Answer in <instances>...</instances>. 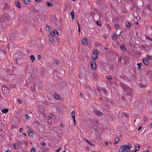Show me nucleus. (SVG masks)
Listing matches in <instances>:
<instances>
[{
    "label": "nucleus",
    "instance_id": "f257e3e1",
    "mask_svg": "<svg viewBox=\"0 0 152 152\" xmlns=\"http://www.w3.org/2000/svg\"><path fill=\"white\" fill-rule=\"evenodd\" d=\"M132 147V146L130 144H128L127 145H123L119 149V152H127Z\"/></svg>",
    "mask_w": 152,
    "mask_h": 152
},
{
    "label": "nucleus",
    "instance_id": "f03ea898",
    "mask_svg": "<svg viewBox=\"0 0 152 152\" xmlns=\"http://www.w3.org/2000/svg\"><path fill=\"white\" fill-rule=\"evenodd\" d=\"M98 54V53L97 51L95 50L93 51V53L91 55V57L93 59H96L97 58V56Z\"/></svg>",
    "mask_w": 152,
    "mask_h": 152
},
{
    "label": "nucleus",
    "instance_id": "7ed1b4c3",
    "mask_svg": "<svg viewBox=\"0 0 152 152\" xmlns=\"http://www.w3.org/2000/svg\"><path fill=\"white\" fill-rule=\"evenodd\" d=\"M1 88L3 92V94L5 95H7L9 93L8 89L7 87H5L4 86Z\"/></svg>",
    "mask_w": 152,
    "mask_h": 152
},
{
    "label": "nucleus",
    "instance_id": "20e7f679",
    "mask_svg": "<svg viewBox=\"0 0 152 152\" xmlns=\"http://www.w3.org/2000/svg\"><path fill=\"white\" fill-rule=\"evenodd\" d=\"M50 19L51 22L55 24H56L57 23V20L56 18L54 16H51L50 18Z\"/></svg>",
    "mask_w": 152,
    "mask_h": 152
},
{
    "label": "nucleus",
    "instance_id": "39448f33",
    "mask_svg": "<svg viewBox=\"0 0 152 152\" xmlns=\"http://www.w3.org/2000/svg\"><path fill=\"white\" fill-rule=\"evenodd\" d=\"M142 62L143 63L146 65H147L149 64L148 60L146 58H143L142 59Z\"/></svg>",
    "mask_w": 152,
    "mask_h": 152
},
{
    "label": "nucleus",
    "instance_id": "423d86ee",
    "mask_svg": "<svg viewBox=\"0 0 152 152\" xmlns=\"http://www.w3.org/2000/svg\"><path fill=\"white\" fill-rule=\"evenodd\" d=\"M91 66L92 69L96 70V64L95 63H91Z\"/></svg>",
    "mask_w": 152,
    "mask_h": 152
},
{
    "label": "nucleus",
    "instance_id": "0eeeda50",
    "mask_svg": "<svg viewBox=\"0 0 152 152\" xmlns=\"http://www.w3.org/2000/svg\"><path fill=\"white\" fill-rule=\"evenodd\" d=\"M100 99L103 102H107L108 100L107 98L104 96H101Z\"/></svg>",
    "mask_w": 152,
    "mask_h": 152
},
{
    "label": "nucleus",
    "instance_id": "6e6552de",
    "mask_svg": "<svg viewBox=\"0 0 152 152\" xmlns=\"http://www.w3.org/2000/svg\"><path fill=\"white\" fill-rule=\"evenodd\" d=\"M54 30L53 31H52L50 32V34L49 35L50 37H52L55 36V34L54 33Z\"/></svg>",
    "mask_w": 152,
    "mask_h": 152
},
{
    "label": "nucleus",
    "instance_id": "1a4fd4ad",
    "mask_svg": "<svg viewBox=\"0 0 152 152\" xmlns=\"http://www.w3.org/2000/svg\"><path fill=\"white\" fill-rule=\"evenodd\" d=\"M82 43L83 45H87L88 44V42L86 38L83 39L82 40Z\"/></svg>",
    "mask_w": 152,
    "mask_h": 152
},
{
    "label": "nucleus",
    "instance_id": "9d476101",
    "mask_svg": "<svg viewBox=\"0 0 152 152\" xmlns=\"http://www.w3.org/2000/svg\"><path fill=\"white\" fill-rule=\"evenodd\" d=\"M126 26L128 28H130L131 27V24L128 22L126 21L125 23Z\"/></svg>",
    "mask_w": 152,
    "mask_h": 152
},
{
    "label": "nucleus",
    "instance_id": "9b49d317",
    "mask_svg": "<svg viewBox=\"0 0 152 152\" xmlns=\"http://www.w3.org/2000/svg\"><path fill=\"white\" fill-rule=\"evenodd\" d=\"M30 59L31 62H33L35 59V57L33 55H31L30 56Z\"/></svg>",
    "mask_w": 152,
    "mask_h": 152
},
{
    "label": "nucleus",
    "instance_id": "f8f14e48",
    "mask_svg": "<svg viewBox=\"0 0 152 152\" xmlns=\"http://www.w3.org/2000/svg\"><path fill=\"white\" fill-rule=\"evenodd\" d=\"M85 140L92 147H94V145L91 143L88 140L86 139H85Z\"/></svg>",
    "mask_w": 152,
    "mask_h": 152
},
{
    "label": "nucleus",
    "instance_id": "ddd939ff",
    "mask_svg": "<svg viewBox=\"0 0 152 152\" xmlns=\"http://www.w3.org/2000/svg\"><path fill=\"white\" fill-rule=\"evenodd\" d=\"M121 51H124L126 50V49L125 47L123 45H121L120 46Z\"/></svg>",
    "mask_w": 152,
    "mask_h": 152
},
{
    "label": "nucleus",
    "instance_id": "4468645a",
    "mask_svg": "<svg viewBox=\"0 0 152 152\" xmlns=\"http://www.w3.org/2000/svg\"><path fill=\"white\" fill-rule=\"evenodd\" d=\"M142 64V63H140L137 64V65L138 66L137 69L138 70H140L141 68V66Z\"/></svg>",
    "mask_w": 152,
    "mask_h": 152
},
{
    "label": "nucleus",
    "instance_id": "2eb2a0df",
    "mask_svg": "<svg viewBox=\"0 0 152 152\" xmlns=\"http://www.w3.org/2000/svg\"><path fill=\"white\" fill-rule=\"evenodd\" d=\"M15 4L19 8H20L21 7V4L18 1H16L15 2Z\"/></svg>",
    "mask_w": 152,
    "mask_h": 152
},
{
    "label": "nucleus",
    "instance_id": "dca6fc26",
    "mask_svg": "<svg viewBox=\"0 0 152 152\" xmlns=\"http://www.w3.org/2000/svg\"><path fill=\"white\" fill-rule=\"evenodd\" d=\"M8 111V109H4L3 110H1V112L4 113H7Z\"/></svg>",
    "mask_w": 152,
    "mask_h": 152
},
{
    "label": "nucleus",
    "instance_id": "f3484780",
    "mask_svg": "<svg viewBox=\"0 0 152 152\" xmlns=\"http://www.w3.org/2000/svg\"><path fill=\"white\" fill-rule=\"evenodd\" d=\"M46 4H47V5L48 6H52V5H53V3H52V1H51L50 2H47L46 3Z\"/></svg>",
    "mask_w": 152,
    "mask_h": 152
},
{
    "label": "nucleus",
    "instance_id": "a211bd4d",
    "mask_svg": "<svg viewBox=\"0 0 152 152\" xmlns=\"http://www.w3.org/2000/svg\"><path fill=\"white\" fill-rule=\"evenodd\" d=\"M54 31L55 32L54 33H55V36L56 35H57V36H59V34L58 33V31L57 30L55 29V30H54Z\"/></svg>",
    "mask_w": 152,
    "mask_h": 152
},
{
    "label": "nucleus",
    "instance_id": "6ab92c4d",
    "mask_svg": "<svg viewBox=\"0 0 152 152\" xmlns=\"http://www.w3.org/2000/svg\"><path fill=\"white\" fill-rule=\"evenodd\" d=\"M70 14L72 16V19L73 20L75 18L74 14V12L72 11H71L70 12Z\"/></svg>",
    "mask_w": 152,
    "mask_h": 152
},
{
    "label": "nucleus",
    "instance_id": "aec40b11",
    "mask_svg": "<svg viewBox=\"0 0 152 152\" xmlns=\"http://www.w3.org/2000/svg\"><path fill=\"white\" fill-rule=\"evenodd\" d=\"M72 115L73 119H75V113L74 111H73L72 112Z\"/></svg>",
    "mask_w": 152,
    "mask_h": 152
},
{
    "label": "nucleus",
    "instance_id": "412c9836",
    "mask_svg": "<svg viewBox=\"0 0 152 152\" xmlns=\"http://www.w3.org/2000/svg\"><path fill=\"white\" fill-rule=\"evenodd\" d=\"M23 2L26 4H28L29 3V0H23Z\"/></svg>",
    "mask_w": 152,
    "mask_h": 152
},
{
    "label": "nucleus",
    "instance_id": "4be33fe9",
    "mask_svg": "<svg viewBox=\"0 0 152 152\" xmlns=\"http://www.w3.org/2000/svg\"><path fill=\"white\" fill-rule=\"evenodd\" d=\"M28 134L30 136L32 137L33 136L34 133L31 131L28 133Z\"/></svg>",
    "mask_w": 152,
    "mask_h": 152
},
{
    "label": "nucleus",
    "instance_id": "5701e85b",
    "mask_svg": "<svg viewBox=\"0 0 152 152\" xmlns=\"http://www.w3.org/2000/svg\"><path fill=\"white\" fill-rule=\"evenodd\" d=\"M54 97L56 99H60L59 96L57 94H55L54 95Z\"/></svg>",
    "mask_w": 152,
    "mask_h": 152
},
{
    "label": "nucleus",
    "instance_id": "b1692460",
    "mask_svg": "<svg viewBox=\"0 0 152 152\" xmlns=\"http://www.w3.org/2000/svg\"><path fill=\"white\" fill-rule=\"evenodd\" d=\"M51 28V26H47L46 27V30L47 31L50 30V28Z\"/></svg>",
    "mask_w": 152,
    "mask_h": 152
},
{
    "label": "nucleus",
    "instance_id": "393cba45",
    "mask_svg": "<svg viewBox=\"0 0 152 152\" xmlns=\"http://www.w3.org/2000/svg\"><path fill=\"white\" fill-rule=\"evenodd\" d=\"M137 145V146L136 145V148L135 149V150L136 151L138 150L140 148V145Z\"/></svg>",
    "mask_w": 152,
    "mask_h": 152
},
{
    "label": "nucleus",
    "instance_id": "a878e982",
    "mask_svg": "<svg viewBox=\"0 0 152 152\" xmlns=\"http://www.w3.org/2000/svg\"><path fill=\"white\" fill-rule=\"evenodd\" d=\"M119 139L118 138L116 137L115 139V143H114V144H115L116 143L118 142L119 140Z\"/></svg>",
    "mask_w": 152,
    "mask_h": 152
},
{
    "label": "nucleus",
    "instance_id": "bb28decb",
    "mask_svg": "<svg viewBox=\"0 0 152 152\" xmlns=\"http://www.w3.org/2000/svg\"><path fill=\"white\" fill-rule=\"evenodd\" d=\"M96 113L98 115H100L101 114V113L99 111H96Z\"/></svg>",
    "mask_w": 152,
    "mask_h": 152
},
{
    "label": "nucleus",
    "instance_id": "cd10ccee",
    "mask_svg": "<svg viewBox=\"0 0 152 152\" xmlns=\"http://www.w3.org/2000/svg\"><path fill=\"white\" fill-rule=\"evenodd\" d=\"M145 38L146 39H149V40L151 41L152 42V39H151V38H149L148 36H145Z\"/></svg>",
    "mask_w": 152,
    "mask_h": 152
},
{
    "label": "nucleus",
    "instance_id": "c85d7f7f",
    "mask_svg": "<svg viewBox=\"0 0 152 152\" xmlns=\"http://www.w3.org/2000/svg\"><path fill=\"white\" fill-rule=\"evenodd\" d=\"M18 148V145L17 144H14V148L15 149H17Z\"/></svg>",
    "mask_w": 152,
    "mask_h": 152
},
{
    "label": "nucleus",
    "instance_id": "c756f323",
    "mask_svg": "<svg viewBox=\"0 0 152 152\" xmlns=\"http://www.w3.org/2000/svg\"><path fill=\"white\" fill-rule=\"evenodd\" d=\"M26 119H28L29 118V116L28 115L26 114L24 117Z\"/></svg>",
    "mask_w": 152,
    "mask_h": 152
},
{
    "label": "nucleus",
    "instance_id": "7c9ffc66",
    "mask_svg": "<svg viewBox=\"0 0 152 152\" xmlns=\"http://www.w3.org/2000/svg\"><path fill=\"white\" fill-rule=\"evenodd\" d=\"M112 38L114 40H117V37L115 35H113L112 37Z\"/></svg>",
    "mask_w": 152,
    "mask_h": 152
},
{
    "label": "nucleus",
    "instance_id": "2f4dec72",
    "mask_svg": "<svg viewBox=\"0 0 152 152\" xmlns=\"http://www.w3.org/2000/svg\"><path fill=\"white\" fill-rule=\"evenodd\" d=\"M115 27L117 29H118L119 28V25L117 24H116L115 25Z\"/></svg>",
    "mask_w": 152,
    "mask_h": 152
},
{
    "label": "nucleus",
    "instance_id": "473e14b6",
    "mask_svg": "<svg viewBox=\"0 0 152 152\" xmlns=\"http://www.w3.org/2000/svg\"><path fill=\"white\" fill-rule=\"evenodd\" d=\"M96 24L98 26H101V22L100 21H98L97 22Z\"/></svg>",
    "mask_w": 152,
    "mask_h": 152
},
{
    "label": "nucleus",
    "instance_id": "72a5a7b5",
    "mask_svg": "<svg viewBox=\"0 0 152 152\" xmlns=\"http://www.w3.org/2000/svg\"><path fill=\"white\" fill-rule=\"evenodd\" d=\"M31 152H35L36 150L34 148H31Z\"/></svg>",
    "mask_w": 152,
    "mask_h": 152
},
{
    "label": "nucleus",
    "instance_id": "f704fd0d",
    "mask_svg": "<svg viewBox=\"0 0 152 152\" xmlns=\"http://www.w3.org/2000/svg\"><path fill=\"white\" fill-rule=\"evenodd\" d=\"M17 100L19 104H21L22 103V101L18 98L17 99Z\"/></svg>",
    "mask_w": 152,
    "mask_h": 152
},
{
    "label": "nucleus",
    "instance_id": "c9c22d12",
    "mask_svg": "<svg viewBox=\"0 0 152 152\" xmlns=\"http://www.w3.org/2000/svg\"><path fill=\"white\" fill-rule=\"evenodd\" d=\"M41 145L43 146H45L46 145V143L45 142H43L41 143Z\"/></svg>",
    "mask_w": 152,
    "mask_h": 152
},
{
    "label": "nucleus",
    "instance_id": "e433bc0d",
    "mask_svg": "<svg viewBox=\"0 0 152 152\" xmlns=\"http://www.w3.org/2000/svg\"><path fill=\"white\" fill-rule=\"evenodd\" d=\"M55 62L57 64H58V59H56L55 60Z\"/></svg>",
    "mask_w": 152,
    "mask_h": 152
},
{
    "label": "nucleus",
    "instance_id": "4c0bfd02",
    "mask_svg": "<svg viewBox=\"0 0 152 152\" xmlns=\"http://www.w3.org/2000/svg\"><path fill=\"white\" fill-rule=\"evenodd\" d=\"M104 93L106 94V93H107V90H106V89H104L103 90Z\"/></svg>",
    "mask_w": 152,
    "mask_h": 152
},
{
    "label": "nucleus",
    "instance_id": "58836bf2",
    "mask_svg": "<svg viewBox=\"0 0 152 152\" xmlns=\"http://www.w3.org/2000/svg\"><path fill=\"white\" fill-rule=\"evenodd\" d=\"M37 57L39 59V60H40V59L41 57V56L40 55H38Z\"/></svg>",
    "mask_w": 152,
    "mask_h": 152
},
{
    "label": "nucleus",
    "instance_id": "ea45409f",
    "mask_svg": "<svg viewBox=\"0 0 152 152\" xmlns=\"http://www.w3.org/2000/svg\"><path fill=\"white\" fill-rule=\"evenodd\" d=\"M148 58L150 59H152V56H149L148 57Z\"/></svg>",
    "mask_w": 152,
    "mask_h": 152
},
{
    "label": "nucleus",
    "instance_id": "a19ab883",
    "mask_svg": "<svg viewBox=\"0 0 152 152\" xmlns=\"http://www.w3.org/2000/svg\"><path fill=\"white\" fill-rule=\"evenodd\" d=\"M31 91H32L33 92L35 90V88H34V87H32L31 89Z\"/></svg>",
    "mask_w": 152,
    "mask_h": 152
},
{
    "label": "nucleus",
    "instance_id": "79ce46f5",
    "mask_svg": "<svg viewBox=\"0 0 152 152\" xmlns=\"http://www.w3.org/2000/svg\"><path fill=\"white\" fill-rule=\"evenodd\" d=\"M61 149V147H59L58 148V149H57V150H56V151L57 152H59L60 150Z\"/></svg>",
    "mask_w": 152,
    "mask_h": 152
},
{
    "label": "nucleus",
    "instance_id": "37998d69",
    "mask_svg": "<svg viewBox=\"0 0 152 152\" xmlns=\"http://www.w3.org/2000/svg\"><path fill=\"white\" fill-rule=\"evenodd\" d=\"M19 131L20 132H22L23 131V129L22 128H20L19 130Z\"/></svg>",
    "mask_w": 152,
    "mask_h": 152
},
{
    "label": "nucleus",
    "instance_id": "c03bdc74",
    "mask_svg": "<svg viewBox=\"0 0 152 152\" xmlns=\"http://www.w3.org/2000/svg\"><path fill=\"white\" fill-rule=\"evenodd\" d=\"M126 87H127V91H128V92L130 91V88L129 87H128L127 86H126Z\"/></svg>",
    "mask_w": 152,
    "mask_h": 152
},
{
    "label": "nucleus",
    "instance_id": "a18cd8bd",
    "mask_svg": "<svg viewBox=\"0 0 152 152\" xmlns=\"http://www.w3.org/2000/svg\"><path fill=\"white\" fill-rule=\"evenodd\" d=\"M142 126H140V127L138 128V131H140V130L142 129Z\"/></svg>",
    "mask_w": 152,
    "mask_h": 152
},
{
    "label": "nucleus",
    "instance_id": "49530a36",
    "mask_svg": "<svg viewBox=\"0 0 152 152\" xmlns=\"http://www.w3.org/2000/svg\"><path fill=\"white\" fill-rule=\"evenodd\" d=\"M35 1L37 2H39L42 1V0H35Z\"/></svg>",
    "mask_w": 152,
    "mask_h": 152
},
{
    "label": "nucleus",
    "instance_id": "de8ad7c7",
    "mask_svg": "<svg viewBox=\"0 0 152 152\" xmlns=\"http://www.w3.org/2000/svg\"><path fill=\"white\" fill-rule=\"evenodd\" d=\"M73 121H74V125L75 126V124H76V121H75V119H73Z\"/></svg>",
    "mask_w": 152,
    "mask_h": 152
},
{
    "label": "nucleus",
    "instance_id": "09e8293b",
    "mask_svg": "<svg viewBox=\"0 0 152 152\" xmlns=\"http://www.w3.org/2000/svg\"><path fill=\"white\" fill-rule=\"evenodd\" d=\"M105 145L107 146L108 145V142H105Z\"/></svg>",
    "mask_w": 152,
    "mask_h": 152
},
{
    "label": "nucleus",
    "instance_id": "8fccbe9b",
    "mask_svg": "<svg viewBox=\"0 0 152 152\" xmlns=\"http://www.w3.org/2000/svg\"><path fill=\"white\" fill-rule=\"evenodd\" d=\"M124 115H125L126 117H128V114H127V113H125V114H124Z\"/></svg>",
    "mask_w": 152,
    "mask_h": 152
},
{
    "label": "nucleus",
    "instance_id": "3c124183",
    "mask_svg": "<svg viewBox=\"0 0 152 152\" xmlns=\"http://www.w3.org/2000/svg\"><path fill=\"white\" fill-rule=\"evenodd\" d=\"M80 26H79V27L78 28V31L79 32H80Z\"/></svg>",
    "mask_w": 152,
    "mask_h": 152
},
{
    "label": "nucleus",
    "instance_id": "603ef678",
    "mask_svg": "<svg viewBox=\"0 0 152 152\" xmlns=\"http://www.w3.org/2000/svg\"><path fill=\"white\" fill-rule=\"evenodd\" d=\"M85 149H86V150H89V148L87 146L86 147Z\"/></svg>",
    "mask_w": 152,
    "mask_h": 152
},
{
    "label": "nucleus",
    "instance_id": "864d4df0",
    "mask_svg": "<svg viewBox=\"0 0 152 152\" xmlns=\"http://www.w3.org/2000/svg\"><path fill=\"white\" fill-rule=\"evenodd\" d=\"M107 79L109 80H110L111 79V78L110 77H107Z\"/></svg>",
    "mask_w": 152,
    "mask_h": 152
},
{
    "label": "nucleus",
    "instance_id": "5fc2aeb1",
    "mask_svg": "<svg viewBox=\"0 0 152 152\" xmlns=\"http://www.w3.org/2000/svg\"><path fill=\"white\" fill-rule=\"evenodd\" d=\"M80 96L81 97H83V94H80Z\"/></svg>",
    "mask_w": 152,
    "mask_h": 152
},
{
    "label": "nucleus",
    "instance_id": "6e6d98bb",
    "mask_svg": "<svg viewBox=\"0 0 152 152\" xmlns=\"http://www.w3.org/2000/svg\"><path fill=\"white\" fill-rule=\"evenodd\" d=\"M150 126L151 128H152V122L150 124Z\"/></svg>",
    "mask_w": 152,
    "mask_h": 152
},
{
    "label": "nucleus",
    "instance_id": "4d7b16f0",
    "mask_svg": "<svg viewBox=\"0 0 152 152\" xmlns=\"http://www.w3.org/2000/svg\"><path fill=\"white\" fill-rule=\"evenodd\" d=\"M122 31H121L119 34H118L119 36H121V33Z\"/></svg>",
    "mask_w": 152,
    "mask_h": 152
},
{
    "label": "nucleus",
    "instance_id": "13d9d810",
    "mask_svg": "<svg viewBox=\"0 0 152 152\" xmlns=\"http://www.w3.org/2000/svg\"><path fill=\"white\" fill-rule=\"evenodd\" d=\"M77 25H78V28H79V26H80V24H79V23L78 21L77 22Z\"/></svg>",
    "mask_w": 152,
    "mask_h": 152
},
{
    "label": "nucleus",
    "instance_id": "bf43d9fd",
    "mask_svg": "<svg viewBox=\"0 0 152 152\" xmlns=\"http://www.w3.org/2000/svg\"><path fill=\"white\" fill-rule=\"evenodd\" d=\"M61 126L62 127H64V125L63 124H60Z\"/></svg>",
    "mask_w": 152,
    "mask_h": 152
},
{
    "label": "nucleus",
    "instance_id": "052dcab7",
    "mask_svg": "<svg viewBox=\"0 0 152 152\" xmlns=\"http://www.w3.org/2000/svg\"><path fill=\"white\" fill-rule=\"evenodd\" d=\"M148 7L149 9L150 10H151V7H150V6H148Z\"/></svg>",
    "mask_w": 152,
    "mask_h": 152
},
{
    "label": "nucleus",
    "instance_id": "680f3d73",
    "mask_svg": "<svg viewBox=\"0 0 152 152\" xmlns=\"http://www.w3.org/2000/svg\"><path fill=\"white\" fill-rule=\"evenodd\" d=\"M5 152H10V151L9 150H7Z\"/></svg>",
    "mask_w": 152,
    "mask_h": 152
},
{
    "label": "nucleus",
    "instance_id": "e2e57ef3",
    "mask_svg": "<svg viewBox=\"0 0 152 152\" xmlns=\"http://www.w3.org/2000/svg\"><path fill=\"white\" fill-rule=\"evenodd\" d=\"M48 119H50L51 118L50 116H48Z\"/></svg>",
    "mask_w": 152,
    "mask_h": 152
},
{
    "label": "nucleus",
    "instance_id": "0e129e2a",
    "mask_svg": "<svg viewBox=\"0 0 152 152\" xmlns=\"http://www.w3.org/2000/svg\"><path fill=\"white\" fill-rule=\"evenodd\" d=\"M23 134L25 136H26V134L25 133H23Z\"/></svg>",
    "mask_w": 152,
    "mask_h": 152
},
{
    "label": "nucleus",
    "instance_id": "69168bd1",
    "mask_svg": "<svg viewBox=\"0 0 152 152\" xmlns=\"http://www.w3.org/2000/svg\"><path fill=\"white\" fill-rule=\"evenodd\" d=\"M104 49L106 50H107V48L105 47Z\"/></svg>",
    "mask_w": 152,
    "mask_h": 152
},
{
    "label": "nucleus",
    "instance_id": "338daca9",
    "mask_svg": "<svg viewBox=\"0 0 152 152\" xmlns=\"http://www.w3.org/2000/svg\"><path fill=\"white\" fill-rule=\"evenodd\" d=\"M27 52H28V53H30V51H29V50H27Z\"/></svg>",
    "mask_w": 152,
    "mask_h": 152
},
{
    "label": "nucleus",
    "instance_id": "774afa93",
    "mask_svg": "<svg viewBox=\"0 0 152 152\" xmlns=\"http://www.w3.org/2000/svg\"><path fill=\"white\" fill-rule=\"evenodd\" d=\"M136 151L135 150L132 151V152H136Z\"/></svg>",
    "mask_w": 152,
    "mask_h": 152
}]
</instances>
